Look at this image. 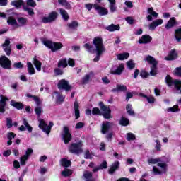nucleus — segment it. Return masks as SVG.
<instances>
[{
	"instance_id": "1",
	"label": "nucleus",
	"mask_w": 181,
	"mask_h": 181,
	"mask_svg": "<svg viewBox=\"0 0 181 181\" xmlns=\"http://www.w3.org/2000/svg\"><path fill=\"white\" fill-rule=\"evenodd\" d=\"M93 47L91 46L89 43H86L83 45L85 49H87L90 53H94L96 52V57L93 59L94 62H98L100 60V56L105 52V47H104V44L103 43V38L101 37H95L93 40Z\"/></svg>"
},
{
	"instance_id": "2",
	"label": "nucleus",
	"mask_w": 181,
	"mask_h": 181,
	"mask_svg": "<svg viewBox=\"0 0 181 181\" xmlns=\"http://www.w3.org/2000/svg\"><path fill=\"white\" fill-rule=\"evenodd\" d=\"M148 165H156L159 168L156 166L153 167V173L154 175H163L168 170V165L166 163L162 162L160 158H149L147 160Z\"/></svg>"
},
{
	"instance_id": "3",
	"label": "nucleus",
	"mask_w": 181,
	"mask_h": 181,
	"mask_svg": "<svg viewBox=\"0 0 181 181\" xmlns=\"http://www.w3.org/2000/svg\"><path fill=\"white\" fill-rule=\"evenodd\" d=\"M42 43L44 46H46V47L51 49L52 52H57V50H60V49L63 47L62 42H53L47 40H43Z\"/></svg>"
},
{
	"instance_id": "4",
	"label": "nucleus",
	"mask_w": 181,
	"mask_h": 181,
	"mask_svg": "<svg viewBox=\"0 0 181 181\" xmlns=\"http://www.w3.org/2000/svg\"><path fill=\"white\" fill-rule=\"evenodd\" d=\"M69 151L71 153H75V155L83 153V142L81 140L78 141L77 143L71 144L69 147Z\"/></svg>"
},
{
	"instance_id": "5",
	"label": "nucleus",
	"mask_w": 181,
	"mask_h": 181,
	"mask_svg": "<svg viewBox=\"0 0 181 181\" xmlns=\"http://www.w3.org/2000/svg\"><path fill=\"white\" fill-rule=\"evenodd\" d=\"M144 60L147 62L149 63V64H151V71L150 74L151 76H156V65L158 64V62L153 58V57L151 55H148L147 57H145Z\"/></svg>"
},
{
	"instance_id": "6",
	"label": "nucleus",
	"mask_w": 181,
	"mask_h": 181,
	"mask_svg": "<svg viewBox=\"0 0 181 181\" xmlns=\"http://www.w3.org/2000/svg\"><path fill=\"white\" fill-rule=\"evenodd\" d=\"M39 128L42 129L44 132H46L47 135H49L50 134V131L52 129V127H53V122H49V124L47 126L46 124V122L42 119H39Z\"/></svg>"
},
{
	"instance_id": "7",
	"label": "nucleus",
	"mask_w": 181,
	"mask_h": 181,
	"mask_svg": "<svg viewBox=\"0 0 181 181\" xmlns=\"http://www.w3.org/2000/svg\"><path fill=\"white\" fill-rule=\"evenodd\" d=\"M99 105L100 107L103 118H105V119H110V118H111V109L110 108V107L104 105V103H103V102H100Z\"/></svg>"
},
{
	"instance_id": "8",
	"label": "nucleus",
	"mask_w": 181,
	"mask_h": 181,
	"mask_svg": "<svg viewBox=\"0 0 181 181\" xmlns=\"http://www.w3.org/2000/svg\"><path fill=\"white\" fill-rule=\"evenodd\" d=\"M165 82L169 86V87L174 86L176 90H179L181 88V81L179 80H172L170 76H167L165 78Z\"/></svg>"
},
{
	"instance_id": "9",
	"label": "nucleus",
	"mask_w": 181,
	"mask_h": 181,
	"mask_svg": "<svg viewBox=\"0 0 181 181\" xmlns=\"http://www.w3.org/2000/svg\"><path fill=\"white\" fill-rule=\"evenodd\" d=\"M62 137L65 145H67L70 141H71V134L67 127H64L62 133Z\"/></svg>"
},
{
	"instance_id": "10",
	"label": "nucleus",
	"mask_w": 181,
	"mask_h": 181,
	"mask_svg": "<svg viewBox=\"0 0 181 181\" xmlns=\"http://www.w3.org/2000/svg\"><path fill=\"white\" fill-rule=\"evenodd\" d=\"M0 66L3 69L9 70V69H11V66H12V62H11L6 56H1L0 57Z\"/></svg>"
},
{
	"instance_id": "11",
	"label": "nucleus",
	"mask_w": 181,
	"mask_h": 181,
	"mask_svg": "<svg viewBox=\"0 0 181 181\" xmlns=\"http://www.w3.org/2000/svg\"><path fill=\"white\" fill-rule=\"evenodd\" d=\"M59 90H65V91H70L71 90V86L69 84V81L62 79L58 83Z\"/></svg>"
},
{
	"instance_id": "12",
	"label": "nucleus",
	"mask_w": 181,
	"mask_h": 181,
	"mask_svg": "<svg viewBox=\"0 0 181 181\" xmlns=\"http://www.w3.org/2000/svg\"><path fill=\"white\" fill-rule=\"evenodd\" d=\"M6 101H9V99L6 96L1 95L0 114H4L6 111Z\"/></svg>"
},
{
	"instance_id": "13",
	"label": "nucleus",
	"mask_w": 181,
	"mask_h": 181,
	"mask_svg": "<svg viewBox=\"0 0 181 181\" xmlns=\"http://www.w3.org/2000/svg\"><path fill=\"white\" fill-rule=\"evenodd\" d=\"M57 18V13L53 11L49 14L47 17H44L42 18L43 23H50V22H53L56 21Z\"/></svg>"
},
{
	"instance_id": "14",
	"label": "nucleus",
	"mask_w": 181,
	"mask_h": 181,
	"mask_svg": "<svg viewBox=\"0 0 181 181\" xmlns=\"http://www.w3.org/2000/svg\"><path fill=\"white\" fill-rule=\"evenodd\" d=\"M32 153H33V150L32 148L27 149L25 155L23 156L20 158L21 165H26V161L29 159V157Z\"/></svg>"
},
{
	"instance_id": "15",
	"label": "nucleus",
	"mask_w": 181,
	"mask_h": 181,
	"mask_svg": "<svg viewBox=\"0 0 181 181\" xmlns=\"http://www.w3.org/2000/svg\"><path fill=\"white\" fill-rule=\"evenodd\" d=\"M10 45L11 40H9V38L6 39L4 43L2 45V47L7 56H11V49Z\"/></svg>"
},
{
	"instance_id": "16",
	"label": "nucleus",
	"mask_w": 181,
	"mask_h": 181,
	"mask_svg": "<svg viewBox=\"0 0 181 181\" xmlns=\"http://www.w3.org/2000/svg\"><path fill=\"white\" fill-rule=\"evenodd\" d=\"M94 9L97 11L98 13H99L101 16H104L105 15H108V10L104 7L100 6L98 4L93 5Z\"/></svg>"
},
{
	"instance_id": "17",
	"label": "nucleus",
	"mask_w": 181,
	"mask_h": 181,
	"mask_svg": "<svg viewBox=\"0 0 181 181\" xmlns=\"http://www.w3.org/2000/svg\"><path fill=\"white\" fill-rule=\"evenodd\" d=\"M111 127H112V123L110 122H103L101 127V133L103 134H108V132L111 129Z\"/></svg>"
},
{
	"instance_id": "18",
	"label": "nucleus",
	"mask_w": 181,
	"mask_h": 181,
	"mask_svg": "<svg viewBox=\"0 0 181 181\" xmlns=\"http://www.w3.org/2000/svg\"><path fill=\"white\" fill-rule=\"evenodd\" d=\"M163 23V19H157L156 21H153L149 25V30H155L158 26L160 25H162Z\"/></svg>"
},
{
	"instance_id": "19",
	"label": "nucleus",
	"mask_w": 181,
	"mask_h": 181,
	"mask_svg": "<svg viewBox=\"0 0 181 181\" xmlns=\"http://www.w3.org/2000/svg\"><path fill=\"white\" fill-rule=\"evenodd\" d=\"M124 64H121L119 65L117 69H115L114 68H112L110 70V74H115V75L119 76V74H121V73L124 71Z\"/></svg>"
},
{
	"instance_id": "20",
	"label": "nucleus",
	"mask_w": 181,
	"mask_h": 181,
	"mask_svg": "<svg viewBox=\"0 0 181 181\" xmlns=\"http://www.w3.org/2000/svg\"><path fill=\"white\" fill-rule=\"evenodd\" d=\"M177 25V23L176 22V18L172 17L165 25V29L167 30H169V29H172L173 26H176Z\"/></svg>"
},
{
	"instance_id": "21",
	"label": "nucleus",
	"mask_w": 181,
	"mask_h": 181,
	"mask_svg": "<svg viewBox=\"0 0 181 181\" xmlns=\"http://www.w3.org/2000/svg\"><path fill=\"white\" fill-rule=\"evenodd\" d=\"M177 57V52L176 50L172 49L170 51L168 56L165 57L164 60H175Z\"/></svg>"
},
{
	"instance_id": "22",
	"label": "nucleus",
	"mask_w": 181,
	"mask_h": 181,
	"mask_svg": "<svg viewBox=\"0 0 181 181\" xmlns=\"http://www.w3.org/2000/svg\"><path fill=\"white\" fill-rule=\"evenodd\" d=\"M17 21L18 23L17 28H21L22 26H26V25H28V18H26L25 17H18V18H17Z\"/></svg>"
},
{
	"instance_id": "23",
	"label": "nucleus",
	"mask_w": 181,
	"mask_h": 181,
	"mask_svg": "<svg viewBox=\"0 0 181 181\" xmlns=\"http://www.w3.org/2000/svg\"><path fill=\"white\" fill-rule=\"evenodd\" d=\"M148 13H149V15L147 16V19L149 22L152 21V16L153 18H158V13L153 11V8H148Z\"/></svg>"
},
{
	"instance_id": "24",
	"label": "nucleus",
	"mask_w": 181,
	"mask_h": 181,
	"mask_svg": "<svg viewBox=\"0 0 181 181\" xmlns=\"http://www.w3.org/2000/svg\"><path fill=\"white\" fill-rule=\"evenodd\" d=\"M151 40H152V37L146 35H143L141 38L139 40V43H140V45H142V43H149Z\"/></svg>"
},
{
	"instance_id": "25",
	"label": "nucleus",
	"mask_w": 181,
	"mask_h": 181,
	"mask_svg": "<svg viewBox=\"0 0 181 181\" xmlns=\"http://www.w3.org/2000/svg\"><path fill=\"white\" fill-rule=\"evenodd\" d=\"M54 95L56 96L57 104H62V103L64 101V96H63V95L57 92H54L52 95V97H54Z\"/></svg>"
},
{
	"instance_id": "26",
	"label": "nucleus",
	"mask_w": 181,
	"mask_h": 181,
	"mask_svg": "<svg viewBox=\"0 0 181 181\" xmlns=\"http://www.w3.org/2000/svg\"><path fill=\"white\" fill-rule=\"evenodd\" d=\"M118 168H119V161H115L110 167L109 170V173L110 175H112V173H114L117 170V169H118Z\"/></svg>"
},
{
	"instance_id": "27",
	"label": "nucleus",
	"mask_w": 181,
	"mask_h": 181,
	"mask_svg": "<svg viewBox=\"0 0 181 181\" xmlns=\"http://www.w3.org/2000/svg\"><path fill=\"white\" fill-rule=\"evenodd\" d=\"M33 64L37 71H40V70H42V62H40L36 57L33 59Z\"/></svg>"
},
{
	"instance_id": "28",
	"label": "nucleus",
	"mask_w": 181,
	"mask_h": 181,
	"mask_svg": "<svg viewBox=\"0 0 181 181\" xmlns=\"http://www.w3.org/2000/svg\"><path fill=\"white\" fill-rule=\"evenodd\" d=\"M7 23L10 26H16V28H18V21H16V19L13 18V16H10L7 19Z\"/></svg>"
},
{
	"instance_id": "29",
	"label": "nucleus",
	"mask_w": 181,
	"mask_h": 181,
	"mask_svg": "<svg viewBox=\"0 0 181 181\" xmlns=\"http://www.w3.org/2000/svg\"><path fill=\"white\" fill-rule=\"evenodd\" d=\"M74 107L76 119H78V118H80V110H78L79 108L78 102L75 101L74 104Z\"/></svg>"
},
{
	"instance_id": "30",
	"label": "nucleus",
	"mask_w": 181,
	"mask_h": 181,
	"mask_svg": "<svg viewBox=\"0 0 181 181\" xmlns=\"http://www.w3.org/2000/svg\"><path fill=\"white\" fill-rule=\"evenodd\" d=\"M119 29H121L119 25L111 24L106 27V30H108L109 32H115V30H119Z\"/></svg>"
},
{
	"instance_id": "31",
	"label": "nucleus",
	"mask_w": 181,
	"mask_h": 181,
	"mask_svg": "<svg viewBox=\"0 0 181 181\" xmlns=\"http://www.w3.org/2000/svg\"><path fill=\"white\" fill-rule=\"evenodd\" d=\"M10 104L12 107L17 108V110H22V108H23V105L22 103L15 100H11Z\"/></svg>"
},
{
	"instance_id": "32",
	"label": "nucleus",
	"mask_w": 181,
	"mask_h": 181,
	"mask_svg": "<svg viewBox=\"0 0 181 181\" xmlns=\"http://www.w3.org/2000/svg\"><path fill=\"white\" fill-rule=\"evenodd\" d=\"M12 6H15V8H21L23 6V0H16L11 1Z\"/></svg>"
},
{
	"instance_id": "33",
	"label": "nucleus",
	"mask_w": 181,
	"mask_h": 181,
	"mask_svg": "<svg viewBox=\"0 0 181 181\" xmlns=\"http://www.w3.org/2000/svg\"><path fill=\"white\" fill-rule=\"evenodd\" d=\"M83 177L86 180V181H95L94 179H93V174L91 172L85 171L83 173Z\"/></svg>"
},
{
	"instance_id": "34",
	"label": "nucleus",
	"mask_w": 181,
	"mask_h": 181,
	"mask_svg": "<svg viewBox=\"0 0 181 181\" xmlns=\"http://www.w3.org/2000/svg\"><path fill=\"white\" fill-rule=\"evenodd\" d=\"M27 67L28 70V74H30V76L35 74V68L33 67V65L32 64V62H28Z\"/></svg>"
},
{
	"instance_id": "35",
	"label": "nucleus",
	"mask_w": 181,
	"mask_h": 181,
	"mask_svg": "<svg viewBox=\"0 0 181 181\" xmlns=\"http://www.w3.org/2000/svg\"><path fill=\"white\" fill-rule=\"evenodd\" d=\"M141 97H144V98H146L149 104H153L155 103V98L153 96H152V95L147 96L142 93L141 94Z\"/></svg>"
},
{
	"instance_id": "36",
	"label": "nucleus",
	"mask_w": 181,
	"mask_h": 181,
	"mask_svg": "<svg viewBox=\"0 0 181 181\" xmlns=\"http://www.w3.org/2000/svg\"><path fill=\"white\" fill-rule=\"evenodd\" d=\"M128 57H129V54L128 52L119 54L117 56V60H127Z\"/></svg>"
},
{
	"instance_id": "37",
	"label": "nucleus",
	"mask_w": 181,
	"mask_h": 181,
	"mask_svg": "<svg viewBox=\"0 0 181 181\" xmlns=\"http://www.w3.org/2000/svg\"><path fill=\"white\" fill-rule=\"evenodd\" d=\"M58 2L59 4H60V5H62V6H64L66 9H70V8H71V6H70V4L67 2V0H58Z\"/></svg>"
},
{
	"instance_id": "38",
	"label": "nucleus",
	"mask_w": 181,
	"mask_h": 181,
	"mask_svg": "<svg viewBox=\"0 0 181 181\" xmlns=\"http://www.w3.org/2000/svg\"><path fill=\"white\" fill-rule=\"evenodd\" d=\"M62 176L64 177H67L69 176H71L73 175V170L65 168L62 172Z\"/></svg>"
},
{
	"instance_id": "39",
	"label": "nucleus",
	"mask_w": 181,
	"mask_h": 181,
	"mask_svg": "<svg viewBox=\"0 0 181 181\" xmlns=\"http://www.w3.org/2000/svg\"><path fill=\"white\" fill-rule=\"evenodd\" d=\"M60 14L62 15L63 19L64 21H68L69 20V13H67V11L63 8L59 9Z\"/></svg>"
},
{
	"instance_id": "40",
	"label": "nucleus",
	"mask_w": 181,
	"mask_h": 181,
	"mask_svg": "<svg viewBox=\"0 0 181 181\" xmlns=\"http://www.w3.org/2000/svg\"><path fill=\"white\" fill-rule=\"evenodd\" d=\"M68 27L71 30L77 29L78 28V23L77 21H72L68 23Z\"/></svg>"
},
{
	"instance_id": "41",
	"label": "nucleus",
	"mask_w": 181,
	"mask_h": 181,
	"mask_svg": "<svg viewBox=\"0 0 181 181\" xmlns=\"http://www.w3.org/2000/svg\"><path fill=\"white\" fill-rule=\"evenodd\" d=\"M71 162L66 158H62L61 160V165L64 166V168H69L70 166Z\"/></svg>"
},
{
	"instance_id": "42",
	"label": "nucleus",
	"mask_w": 181,
	"mask_h": 181,
	"mask_svg": "<svg viewBox=\"0 0 181 181\" xmlns=\"http://www.w3.org/2000/svg\"><path fill=\"white\" fill-rule=\"evenodd\" d=\"M26 97H28V98H31V100H33V101H35L37 105H39V104H40V100H39V98H37V96H33L28 93L26 94Z\"/></svg>"
},
{
	"instance_id": "43",
	"label": "nucleus",
	"mask_w": 181,
	"mask_h": 181,
	"mask_svg": "<svg viewBox=\"0 0 181 181\" xmlns=\"http://www.w3.org/2000/svg\"><path fill=\"white\" fill-rule=\"evenodd\" d=\"M107 168H108L107 161H103L98 168L93 170V172H97V170H100V169H107Z\"/></svg>"
},
{
	"instance_id": "44",
	"label": "nucleus",
	"mask_w": 181,
	"mask_h": 181,
	"mask_svg": "<svg viewBox=\"0 0 181 181\" xmlns=\"http://www.w3.org/2000/svg\"><path fill=\"white\" fill-rule=\"evenodd\" d=\"M110 2V12H115L117 6H115V0H108Z\"/></svg>"
},
{
	"instance_id": "45",
	"label": "nucleus",
	"mask_w": 181,
	"mask_h": 181,
	"mask_svg": "<svg viewBox=\"0 0 181 181\" xmlns=\"http://www.w3.org/2000/svg\"><path fill=\"white\" fill-rule=\"evenodd\" d=\"M120 125H122L123 127H127L129 124V119L125 117H122L119 120Z\"/></svg>"
},
{
	"instance_id": "46",
	"label": "nucleus",
	"mask_w": 181,
	"mask_h": 181,
	"mask_svg": "<svg viewBox=\"0 0 181 181\" xmlns=\"http://www.w3.org/2000/svg\"><path fill=\"white\" fill-rule=\"evenodd\" d=\"M175 37L177 42H180L181 40V28L175 30Z\"/></svg>"
},
{
	"instance_id": "47",
	"label": "nucleus",
	"mask_w": 181,
	"mask_h": 181,
	"mask_svg": "<svg viewBox=\"0 0 181 181\" xmlns=\"http://www.w3.org/2000/svg\"><path fill=\"white\" fill-rule=\"evenodd\" d=\"M58 67H63V69L67 67V59H61L58 63Z\"/></svg>"
},
{
	"instance_id": "48",
	"label": "nucleus",
	"mask_w": 181,
	"mask_h": 181,
	"mask_svg": "<svg viewBox=\"0 0 181 181\" xmlns=\"http://www.w3.org/2000/svg\"><path fill=\"white\" fill-rule=\"evenodd\" d=\"M126 110L129 115H135V112L132 110V105L129 104L126 107Z\"/></svg>"
},
{
	"instance_id": "49",
	"label": "nucleus",
	"mask_w": 181,
	"mask_h": 181,
	"mask_svg": "<svg viewBox=\"0 0 181 181\" xmlns=\"http://www.w3.org/2000/svg\"><path fill=\"white\" fill-rule=\"evenodd\" d=\"M23 9L28 12V15H30V16H33V15H35V12H33V9L26 6H23Z\"/></svg>"
},
{
	"instance_id": "50",
	"label": "nucleus",
	"mask_w": 181,
	"mask_h": 181,
	"mask_svg": "<svg viewBox=\"0 0 181 181\" xmlns=\"http://www.w3.org/2000/svg\"><path fill=\"white\" fill-rule=\"evenodd\" d=\"M93 76V74H89L86 75L83 78H82V83L83 84H86V83H88V80Z\"/></svg>"
},
{
	"instance_id": "51",
	"label": "nucleus",
	"mask_w": 181,
	"mask_h": 181,
	"mask_svg": "<svg viewBox=\"0 0 181 181\" xmlns=\"http://www.w3.org/2000/svg\"><path fill=\"white\" fill-rule=\"evenodd\" d=\"M167 111L168 112H176L177 111H179V106L177 105H174L172 107H169Z\"/></svg>"
},
{
	"instance_id": "52",
	"label": "nucleus",
	"mask_w": 181,
	"mask_h": 181,
	"mask_svg": "<svg viewBox=\"0 0 181 181\" xmlns=\"http://www.w3.org/2000/svg\"><path fill=\"white\" fill-rule=\"evenodd\" d=\"M23 124L25 125V128H27L28 131L32 132L33 128L30 127V125H29V123L28 121H26V119H23Z\"/></svg>"
},
{
	"instance_id": "53",
	"label": "nucleus",
	"mask_w": 181,
	"mask_h": 181,
	"mask_svg": "<svg viewBox=\"0 0 181 181\" xmlns=\"http://www.w3.org/2000/svg\"><path fill=\"white\" fill-rule=\"evenodd\" d=\"M117 91H127V86L125 85H117Z\"/></svg>"
},
{
	"instance_id": "54",
	"label": "nucleus",
	"mask_w": 181,
	"mask_h": 181,
	"mask_svg": "<svg viewBox=\"0 0 181 181\" xmlns=\"http://www.w3.org/2000/svg\"><path fill=\"white\" fill-rule=\"evenodd\" d=\"M43 111V110L42 109L41 107H37L35 109V112L36 113V115H37V117H40L42 112Z\"/></svg>"
},
{
	"instance_id": "55",
	"label": "nucleus",
	"mask_w": 181,
	"mask_h": 181,
	"mask_svg": "<svg viewBox=\"0 0 181 181\" xmlns=\"http://www.w3.org/2000/svg\"><path fill=\"white\" fill-rule=\"evenodd\" d=\"M127 141H134V139H135V134L132 133H127Z\"/></svg>"
},
{
	"instance_id": "56",
	"label": "nucleus",
	"mask_w": 181,
	"mask_h": 181,
	"mask_svg": "<svg viewBox=\"0 0 181 181\" xmlns=\"http://www.w3.org/2000/svg\"><path fill=\"white\" fill-rule=\"evenodd\" d=\"M125 21L126 22H127V23H129V25H134V22H135V21H134V18L131 16L125 18Z\"/></svg>"
},
{
	"instance_id": "57",
	"label": "nucleus",
	"mask_w": 181,
	"mask_h": 181,
	"mask_svg": "<svg viewBox=\"0 0 181 181\" xmlns=\"http://www.w3.org/2000/svg\"><path fill=\"white\" fill-rule=\"evenodd\" d=\"M27 5L28 6H31L32 8H35L36 6V2L33 0H27Z\"/></svg>"
},
{
	"instance_id": "58",
	"label": "nucleus",
	"mask_w": 181,
	"mask_h": 181,
	"mask_svg": "<svg viewBox=\"0 0 181 181\" xmlns=\"http://www.w3.org/2000/svg\"><path fill=\"white\" fill-rule=\"evenodd\" d=\"M127 65L128 69H134L135 67V64L132 60L127 62Z\"/></svg>"
},
{
	"instance_id": "59",
	"label": "nucleus",
	"mask_w": 181,
	"mask_h": 181,
	"mask_svg": "<svg viewBox=\"0 0 181 181\" xmlns=\"http://www.w3.org/2000/svg\"><path fill=\"white\" fill-rule=\"evenodd\" d=\"M13 67L15 69H23V64L21 62H15L13 64Z\"/></svg>"
},
{
	"instance_id": "60",
	"label": "nucleus",
	"mask_w": 181,
	"mask_h": 181,
	"mask_svg": "<svg viewBox=\"0 0 181 181\" xmlns=\"http://www.w3.org/2000/svg\"><path fill=\"white\" fill-rule=\"evenodd\" d=\"M124 5H126V6L129 9H132V8H134V4H132V1H126L124 2Z\"/></svg>"
},
{
	"instance_id": "61",
	"label": "nucleus",
	"mask_w": 181,
	"mask_h": 181,
	"mask_svg": "<svg viewBox=\"0 0 181 181\" xmlns=\"http://www.w3.org/2000/svg\"><path fill=\"white\" fill-rule=\"evenodd\" d=\"M92 114L93 115H100V109H98V107H95L92 110Z\"/></svg>"
},
{
	"instance_id": "62",
	"label": "nucleus",
	"mask_w": 181,
	"mask_h": 181,
	"mask_svg": "<svg viewBox=\"0 0 181 181\" xmlns=\"http://www.w3.org/2000/svg\"><path fill=\"white\" fill-rule=\"evenodd\" d=\"M68 64L71 67H74V66H76V62H74V59L69 58L68 60Z\"/></svg>"
},
{
	"instance_id": "63",
	"label": "nucleus",
	"mask_w": 181,
	"mask_h": 181,
	"mask_svg": "<svg viewBox=\"0 0 181 181\" xmlns=\"http://www.w3.org/2000/svg\"><path fill=\"white\" fill-rule=\"evenodd\" d=\"M12 119L6 118V127L7 128H12Z\"/></svg>"
},
{
	"instance_id": "64",
	"label": "nucleus",
	"mask_w": 181,
	"mask_h": 181,
	"mask_svg": "<svg viewBox=\"0 0 181 181\" xmlns=\"http://www.w3.org/2000/svg\"><path fill=\"white\" fill-rule=\"evenodd\" d=\"M174 74L175 76H179V77H181V67L176 68L174 71Z\"/></svg>"
}]
</instances>
